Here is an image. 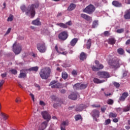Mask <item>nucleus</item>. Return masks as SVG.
I'll use <instances>...</instances> for the list:
<instances>
[{
    "label": "nucleus",
    "mask_w": 130,
    "mask_h": 130,
    "mask_svg": "<svg viewBox=\"0 0 130 130\" xmlns=\"http://www.w3.org/2000/svg\"><path fill=\"white\" fill-rule=\"evenodd\" d=\"M41 114L44 119L47 121H49L51 118V116L47 111L42 112Z\"/></svg>",
    "instance_id": "9b49d317"
},
{
    "label": "nucleus",
    "mask_w": 130,
    "mask_h": 130,
    "mask_svg": "<svg viewBox=\"0 0 130 130\" xmlns=\"http://www.w3.org/2000/svg\"><path fill=\"white\" fill-rule=\"evenodd\" d=\"M84 108H86V106L84 105H81L76 108V111H82Z\"/></svg>",
    "instance_id": "5701e85b"
},
{
    "label": "nucleus",
    "mask_w": 130,
    "mask_h": 130,
    "mask_svg": "<svg viewBox=\"0 0 130 130\" xmlns=\"http://www.w3.org/2000/svg\"><path fill=\"white\" fill-rule=\"evenodd\" d=\"M114 85L116 88H118L119 87V86H120L119 83H118L117 82H114Z\"/></svg>",
    "instance_id": "09e8293b"
},
{
    "label": "nucleus",
    "mask_w": 130,
    "mask_h": 130,
    "mask_svg": "<svg viewBox=\"0 0 130 130\" xmlns=\"http://www.w3.org/2000/svg\"><path fill=\"white\" fill-rule=\"evenodd\" d=\"M13 50L15 54H19L22 50V47L20 44H17V42H15L13 44Z\"/></svg>",
    "instance_id": "20e7f679"
},
{
    "label": "nucleus",
    "mask_w": 130,
    "mask_h": 130,
    "mask_svg": "<svg viewBox=\"0 0 130 130\" xmlns=\"http://www.w3.org/2000/svg\"><path fill=\"white\" fill-rule=\"evenodd\" d=\"M113 122H118V119L114 118L113 119Z\"/></svg>",
    "instance_id": "bf43d9fd"
},
{
    "label": "nucleus",
    "mask_w": 130,
    "mask_h": 130,
    "mask_svg": "<svg viewBox=\"0 0 130 130\" xmlns=\"http://www.w3.org/2000/svg\"><path fill=\"white\" fill-rule=\"evenodd\" d=\"M57 81L55 80H53L51 81L49 84V86H51V88H61V84L60 83H56Z\"/></svg>",
    "instance_id": "4468645a"
},
{
    "label": "nucleus",
    "mask_w": 130,
    "mask_h": 130,
    "mask_svg": "<svg viewBox=\"0 0 130 130\" xmlns=\"http://www.w3.org/2000/svg\"><path fill=\"white\" fill-rule=\"evenodd\" d=\"M39 5L37 4L36 5H32L30 7H28V9L26 10V6L23 5L20 7L21 10L22 12H25L27 16H31V18H34L35 16V8H38Z\"/></svg>",
    "instance_id": "f257e3e1"
},
{
    "label": "nucleus",
    "mask_w": 130,
    "mask_h": 130,
    "mask_svg": "<svg viewBox=\"0 0 130 130\" xmlns=\"http://www.w3.org/2000/svg\"><path fill=\"white\" fill-rule=\"evenodd\" d=\"M108 104L112 105L113 104V100L111 99H109L107 102Z\"/></svg>",
    "instance_id": "a18cd8bd"
},
{
    "label": "nucleus",
    "mask_w": 130,
    "mask_h": 130,
    "mask_svg": "<svg viewBox=\"0 0 130 130\" xmlns=\"http://www.w3.org/2000/svg\"><path fill=\"white\" fill-rule=\"evenodd\" d=\"M109 117H113V118H115L116 117V116H117V114H116V113H110L109 115Z\"/></svg>",
    "instance_id": "72a5a7b5"
},
{
    "label": "nucleus",
    "mask_w": 130,
    "mask_h": 130,
    "mask_svg": "<svg viewBox=\"0 0 130 130\" xmlns=\"http://www.w3.org/2000/svg\"><path fill=\"white\" fill-rule=\"evenodd\" d=\"M110 122H111V120H110V119H107L105 122V124L106 125H107V124H109V123H110Z\"/></svg>",
    "instance_id": "c03bdc74"
},
{
    "label": "nucleus",
    "mask_w": 130,
    "mask_h": 130,
    "mask_svg": "<svg viewBox=\"0 0 130 130\" xmlns=\"http://www.w3.org/2000/svg\"><path fill=\"white\" fill-rule=\"evenodd\" d=\"M128 96V93L127 92L123 93L122 94V96L119 98L120 101H124L126 97H127Z\"/></svg>",
    "instance_id": "f3484780"
},
{
    "label": "nucleus",
    "mask_w": 130,
    "mask_h": 130,
    "mask_svg": "<svg viewBox=\"0 0 130 130\" xmlns=\"http://www.w3.org/2000/svg\"><path fill=\"white\" fill-rule=\"evenodd\" d=\"M124 15V18H125L126 20H128L130 19V10H126L125 11Z\"/></svg>",
    "instance_id": "a211bd4d"
},
{
    "label": "nucleus",
    "mask_w": 130,
    "mask_h": 130,
    "mask_svg": "<svg viewBox=\"0 0 130 130\" xmlns=\"http://www.w3.org/2000/svg\"><path fill=\"white\" fill-rule=\"evenodd\" d=\"M39 68L37 66L35 67H31L28 69L29 71H32V72H38Z\"/></svg>",
    "instance_id": "7c9ffc66"
},
{
    "label": "nucleus",
    "mask_w": 130,
    "mask_h": 130,
    "mask_svg": "<svg viewBox=\"0 0 130 130\" xmlns=\"http://www.w3.org/2000/svg\"><path fill=\"white\" fill-rule=\"evenodd\" d=\"M125 4H127L128 5H130V0H125Z\"/></svg>",
    "instance_id": "e2e57ef3"
},
{
    "label": "nucleus",
    "mask_w": 130,
    "mask_h": 130,
    "mask_svg": "<svg viewBox=\"0 0 130 130\" xmlns=\"http://www.w3.org/2000/svg\"><path fill=\"white\" fill-rule=\"evenodd\" d=\"M49 75H50V69L49 68H44L41 70L40 73L41 78H42V79H44V80L48 79Z\"/></svg>",
    "instance_id": "f03ea898"
},
{
    "label": "nucleus",
    "mask_w": 130,
    "mask_h": 130,
    "mask_svg": "<svg viewBox=\"0 0 130 130\" xmlns=\"http://www.w3.org/2000/svg\"><path fill=\"white\" fill-rule=\"evenodd\" d=\"M92 70L93 71H98V68H96V67H95V66H92Z\"/></svg>",
    "instance_id": "8fccbe9b"
},
{
    "label": "nucleus",
    "mask_w": 130,
    "mask_h": 130,
    "mask_svg": "<svg viewBox=\"0 0 130 130\" xmlns=\"http://www.w3.org/2000/svg\"><path fill=\"white\" fill-rule=\"evenodd\" d=\"M29 96H30V97L31 98V99H32V101L33 102H35V96H34V94H33V93H30L29 94Z\"/></svg>",
    "instance_id": "49530a36"
},
{
    "label": "nucleus",
    "mask_w": 130,
    "mask_h": 130,
    "mask_svg": "<svg viewBox=\"0 0 130 130\" xmlns=\"http://www.w3.org/2000/svg\"><path fill=\"white\" fill-rule=\"evenodd\" d=\"M93 107H100V105H92Z\"/></svg>",
    "instance_id": "338daca9"
},
{
    "label": "nucleus",
    "mask_w": 130,
    "mask_h": 130,
    "mask_svg": "<svg viewBox=\"0 0 130 130\" xmlns=\"http://www.w3.org/2000/svg\"><path fill=\"white\" fill-rule=\"evenodd\" d=\"M104 35H105V36H109V31H105Z\"/></svg>",
    "instance_id": "864d4df0"
},
{
    "label": "nucleus",
    "mask_w": 130,
    "mask_h": 130,
    "mask_svg": "<svg viewBox=\"0 0 130 130\" xmlns=\"http://www.w3.org/2000/svg\"><path fill=\"white\" fill-rule=\"evenodd\" d=\"M14 19V16H13V15H10L8 19H7V21L8 22H12V21H13V20Z\"/></svg>",
    "instance_id": "58836bf2"
},
{
    "label": "nucleus",
    "mask_w": 130,
    "mask_h": 130,
    "mask_svg": "<svg viewBox=\"0 0 130 130\" xmlns=\"http://www.w3.org/2000/svg\"><path fill=\"white\" fill-rule=\"evenodd\" d=\"M81 16L82 17V18H83V19H85L87 21H91V20H92V18L90 17V16L85 14H82L81 15Z\"/></svg>",
    "instance_id": "aec40b11"
},
{
    "label": "nucleus",
    "mask_w": 130,
    "mask_h": 130,
    "mask_svg": "<svg viewBox=\"0 0 130 130\" xmlns=\"http://www.w3.org/2000/svg\"><path fill=\"white\" fill-rule=\"evenodd\" d=\"M116 110H117V112H119L121 111V109L120 108H117Z\"/></svg>",
    "instance_id": "0e129e2a"
},
{
    "label": "nucleus",
    "mask_w": 130,
    "mask_h": 130,
    "mask_svg": "<svg viewBox=\"0 0 130 130\" xmlns=\"http://www.w3.org/2000/svg\"><path fill=\"white\" fill-rule=\"evenodd\" d=\"M126 45H128V44H130V39L128 40L126 43H125Z\"/></svg>",
    "instance_id": "680f3d73"
},
{
    "label": "nucleus",
    "mask_w": 130,
    "mask_h": 130,
    "mask_svg": "<svg viewBox=\"0 0 130 130\" xmlns=\"http://www.w3.org/2000/svg\"><path fill=\"white\" fill-rule=\"evenodd\" d=\"M115 39H114V38H111L109 39V40H108V43H109V44H111L112 45H113V44H115Z\"/></svg>",
    "instance_id": "b1692460"
},
{
    "label": "nucleus",
    "mask_w": 130,
    "mask_h": 130,
    "mask_svg": "<svg viewBox=\"0 0 130 130\" xmlns=\"http://www.w3.org/2000/svg\"><path fill=\"white\" fill-rule=\"evenodd\" d=\"M101 110H102V112H105V110H106V107L105 106V107L102 108Z\"/></svg>",
    "instance_id": "4d7b16f0"
},
{
    "label": "nucleus",
    "mask_w": 130,
    "mask_h": 130,
    "mask_svg": "<svg viewBox=\"0 0 130 130\" xmlns=\"http://www.w3.org/2000/svg\"><path fill=\"white\" fill-rule=\"evenodd\" d=\"M40 105H42V106H44L45 105V103L43 101H40Z\"/></svg>",
    "instance_id": "6e6d98bb"
},
{
    "label": "nucleus",
    "mask_w": 130,
    "mask_h": 130,
    "mask_svg": "<svg viewBox=\"0 0 130 130\" xmlns=\"http://www.w3.org/2000/svg\"><path fill=\"white\" fill-rule=\"evenodd\" d=\"M95 6H94V5H89L85 9L83 10V12L90 15L91 14H93V13L95 12Z\"/></svg>",
    "instance_id": "39448f33"
},
{
    "label": "nucleus",
    "mask_w": 130,
    "mask_h": 130,
    "mask_svg": "<svg viewBox=\"0 0 130 130\" xmlns=\"http://www.w3.org/2000/svg\"><path fill=\"white\" fill-rule=\"evenodd\" d=\"M19 78H26V74L24 73H21L19 76Z\"/></svg>",
    "instance_id": "c9c22d12"
},
{
    "label": "nucleus",
    "mask_w": 130,
    "mask_h": 130,
    "mask_svg": "<svg viewBox=\"0 0 130 130\" xmlns=\"http://www.w3.org/2000/svg\"><path fill=\"white\" fill-rule=\"evenodd\" d=\"M94 83H95V84H101V83H103L104 82H105V80H100L98 78H94L93 79Z\"/></svg>",
    "instance_id": "bb28decb"
},
{
    "label": "nucleus",
    "mask_w": 130,
    "mask_h": 130,
    "mask_svg": "<svg viewBox=\"0 0 130 130\" xmlns=\"http://www.w3.org/2000/svg\"><path fill=\"white\" fill-rule=\"evenodd\" d=\"M98 76H99L100 78H103L104 79H108V78H110V75L107 72H98Z\"/></svg>",
    "instance_id": "0eeeda50"
},
{
    "label": "nucleus",
    "mask_w": 130,
    "mask_h": 130,
    "mask_svg": "<svg viewBox=\"0 0 130 130\" xmlns=\"http://www.w3.org/2000/svg\"><path fill=\"white\" fill-rule=\"evenodd\" d=\"M32 25H35L36 26H39L41 25V22L39 21V19H37L35 20L32 21Z\"/></svg>",
    "instance_id": "4be33fe9"
},
{
    "label": "nucleus",
    "mask_w": 130,
    "mask_h": 130,
    "mask_svg": "<svg viewBox=\"0 0 130 130\" xmlns=\"http://www.w3.org/2000/svg\"><path fill=\"white\" fill-rule=\"evenodd\" d=\"M78 42V39L74 38L70 42V44L71 46H75L76 45V44Z\"/></svg>",
    "instance_id": "cd10ccee"
},
{
    "label": "nucleus",
    "mask_w": 130,
    "mask_h": 130,
    "mask_svg": "<svg viewBox=\"0 0 130 130\" xmlns=\"http://www.w3.org/2000/svg\"><path fill=\"white\" fill-rule=\"evenodd\" d=\"M69 98L70 99H72V100H76L77 98H78V93L73 92L69 96Z\"/></svg>",
    "instance_id": "2eb2a0df"
},
{
    "label": "nucleus",
    "mask_w": 130,
    "mask_h": 130,
    "mask_svg": "<svg viewBox=\"0 0 130 130\" xmlns=\"http://www.w3.org/2000/svg\"><path fill=\"white\" fill-rule=\"evenodd\" d=\"M104 68V66L102 64H99L98 65V68L99 70H102Z\"/></svg>",
    "instance_id": "37998d69"
},
{
    "label": "nucleus",
    "mask_w": 130,
    "mask_h": 130,
    "mask_svg": "<svg viewBox=\"0 0 130 130\" xmlns=\"http://www.w3.org/2000/svg\"><path fill=\"white\" fill-rule=\"evenodd\" d=\"M1 115L3 116L4 120H7V119H8V117H9L8 115H5L3 113H1Z\"/></svg>",
    "instance_id": "4c0bfd02"
},
{
    "label": "nucleus",
    "mask_w": 130,
    "mask_h": 130,
    "mask_svg": "<svg viewBox=\"0 0 130 130\" xmlns=\"http://www.w3.org/2000/svg\"><path fill=\"white\" fill-rule=\"evenodd\" d=\"M47 127V122H43L39 126V130H44Z\"/></svg>",
    "instance_id": "dca6fc26"
},
{
    "label": "nucleus",
    "mask_w": 130,
    "mask_h": 130,
    "mask_svg": "<svg viewBox=\"0 0 130 130\" xmlns=\"http://www.w3.org/2000/svg\"><path fill=\"white\" fill-rule=\"evenodd\" d=\"M55 49L58 53H60L61 54H63V55H67V54H68V52L67 51H64V49H62L60 47L58 48V47H57V45L55 46Z\"/></svg>",
    "instance_id": "ddd939ff"
},
{
    "label": "nucleus",
    "mask_w": 130,
    "mask_h": 130,
    "mask_svg": "<svg viewBox=\"0 0 130 130\" xmlns=\"http://www.w3.org/2000/svg\"><path fill=\"white\" fill-rule=\"evenodd\" d=\"M88 85L86 84H82L80 83H77L75 85H74L73 88L75 90H79L82 89H86Z\"/></svg>",
    "instance_id": "6e6552de"
},
{
    "label": "nucleus",
    "mask_w": 130,
    "mask_h": 130,
    "mask_svg": "<svg viewBox=\"0 0 130 130\" xmlns=\"http://www.w3.org/2000/svg\"><path fill=\"white\" fill-rule=\"evenodd\" d=\"M56 25L57 26H59V27H61V28H64V29H67V28H68V25L63 23H57Z\"/></svg>",
    "instance_id": "c85d7f7f"
},
{
    "label": "nucleus",
    "mask_w": 130,
    "mask_h": 130,
    "mask_svg": "<svg viewBox=\"0 0 130 130\" xmlns=\"http://www.w3.org/2000/svg\"><path fill=\"white\" fill-rule=\"evenodd\" d=\"M98 26V21L96 20L93 22L92 28H96Z\"/></svg>",
    "instance_id": "f704fd0d"
},
{
    "label": "nucleus",
    "mask_w": 130,
    "mask_h": 130,
    "mask_svg": "<svg viewBox=\"0 0 130 130\" xmlns=\"http://www.w3.org/2000/svg\"><path fill=\"white\" fill-rule=\"evenodd\" d=\"M62 78L64 79V80H66V79H68V73H67L66 72H62Z\"/></svg>",
    "instance_id": "473e14b6"
},
{
    "label": "nucleus",
    "mask_w": 130,
    "mask_h": 130,
    "mask_svg": "<svg viewBox=\"0 0 130 130\" xmlns=\"http://www.w3.org/2000/svg\"><path fill=\"white\" fill-rule=\"evenodd\" d=\"M51 99H52V101H55V99H56V97L54 95H52L51 96Z\"/></svg>",
    "instance_id": "5fc2aeb1"
},
{
    "label": "nucleus",
    "mask_w": 130,
    "mask_h": 130,
    "mask_svg": "<svg viewBox=\"0 0 130 130\" xmlns=\"http://www.w3.org/2000/svg\"><path fill=\"white\" fill-rule=\"evenodd\" d=\"M76 8V5L74 4H71L70 6L68 7V11H73Z\"/></svg>",
    "instance_id": "c756f323"
},
{
    "label": "nucleus",
    "mask_w": 130,
    "mask_h": 130,
    "mask_svg": "<svg viewBox=\"0 0 130 130\" xmlns=\"http://www.w3.org/2000/svg\"><path fill=\"white\" fill-rule=\"evenodd\" d=\"M78 73L77 72V71L76 70H74L72 72V75L73 76H77Z\"/></svg>",
    "instance_id": "603ef678"
},
{
    "label": "nucleus",
    "mask_w": 130,
    "mask_h": 130,
    "mask_svg": "<svg viewBox=\"0 0 130 130\" xmlns=\"http://www.w3.org/2000/svg\"><path fill=\"white\" fill-rule=\"evenodd\" d=\"M37 49L41 52V53H43L46 51V46H45V43L43 42H41L38 43L37 45Z\"/></svg>",
    "instance_id": "7ed1b4c3"
},
{
    "label": "nucleus",
    "mask_w": 130,
    "mask_h": 130,
    "mask_svg": "<svg viewBox=\"0 0 130 130\" xmlns=\"http://www.w3.org/2000/svg\"><path fill=\"white\" fill-rule=\"evenodd\" d=\"M124 31V29L123 28H120L116 30L117 33H119V34L123 33V32Z\"/></svg>",
    "instance_id": "ea45409f"
},
{
    "label": "nucleus",
    "mask_w": 130,
    "mask_h": 130,
    "mask_svg": "<svg viewBox=\"0 0 130 130\" xmlns=\"http://www.w3.org/2000/svg\"><path fill=\"white\" fill-rule=\"evenodd\" d=\"M41 114L44 119L47 121H49L51 118V116L47 111L42 112Z\"/></svg>",
    "instance_id": "9d476101"
},
{
    "label": "nucleus",
    "mask_w": 130,
    "mask_h": 130,
    "mask_svg": "<svg viewBox=\"0 0 130 130\" xmlns=\"http://www.w3.org/2000/svg\"><path fill=\"white\" fill-rule=\"evenodd\" d=\"M60 129L61 130H66V127H62V126H60Z\"/></svg>",
    "instance_id": "774afa93"
},
{
    "label": "nucleus",
    "mask_w": 130,
    "mask_h": 130,
    "mask_svg": "<svg viewBox=\"0 0 130 130\" xmlns=\"http://www.w3.org/2000/svg\"><path fill=\"white\" fill-rule=\"evenodd\" d=\"M10 71L13 75H17V74H18V72L15 69H12L10 70Z\"/></svg>",
    "instance_id": "a19ab883"
},
{
    "label": "nucleus",
    "mask_w": 130,
    "mask_h": 130,
    "mask_svg": "<svg viewBox=\"0 0 130 130\" xmlns=\"http://www.w3.org/2000/svg\"><path fill=\"white\" fill-rule=\"evenodd\" d=\"M75 120H79V119H82V116L81 115H77L75 116Z\"/></svg>",
    "instance_id": "e433bc0d"
},
{
    "label": "nucleus",
    "mask_w": 130,
    "mask_h": 130,
    "mask_svg": "<svg viewBox=\"0 0 130 130\" xmlns=\"http://www.w3.org/2000/svg\"><path fill=\"white\" fill-rule=\"evenodd\" d=\"M15 101L16 103H19V102H20V98H18L17 99H16Z\"/></svg>",
    "instance_id": "052dcab7"
},
{
    "label": "nucleus",
    "mask_w": 130,
    "mask_h": 130,
    "mask_svg": "<svg viewBox=\"0 0 130 130\" xmlns=\"http://www.w3.org/2000/svg\"><path fill=\"white\" fill-rule=\"evenodd\" d=\"M70 123L68 120L63 121L60 124V126L62 127H66V126L69 125Z\"/></svg>",
    "instance_id": "393cba45"
},
{
    "label": "nucleus",
    "mask_w": 130,
    "mask_h": 130,
    "mask_svg": "<svg viewBox=\"0 0 130 130\" xmlns=\"http://www.w3.org/2000/svg\"><path fill=\"white\" fill-rule=\"evenodd\" d=\"M112 5H113V6H114V7H117L118 8L122 6V5L121 4V3H120L117 1H113L112 2Z\"/></svg>",
    "instance_id": "412c9836"
},
{
    "label": "nucleus",
    "mask_w": 130,
    "mask_h": 130,
    "mask_svg": "<svg viewBox=\"0 0 130 130\" xmlns=\"http://www.w3.org/2000/svg\"><path fill=\"white\" fill-rule=\"evenodd\" d=\"M87 58V55L85 54V53L82 52L80 54V59L81 60H84V59H86Z\"/></svg>",
    "instance_id": "a878e982"
},
{
    "label": "nucleus",
    "mask_w": 130,
    "mask_h": 130,
    "mask_svg": "<svg viewBox=\"0 0 130 130\" xmlns=\"http://www.w3.org/2000/svg\"><path fill=\"white\" fill-rule=\"evenodd\" d=\"M66 25H67V26H68H68H71V25H72V21H69L66 22Z\"/></svg>",
    "instance_id": "3c124183"
},
{
    "label": "nucleus",
    "mask_w": 130,
    "mask_h": 130,
    "mask_svg": "<svg viewBox=\"0 0 130 130\" xmlns=\"http://www.w3.org/2000/svg\"><path fill=\"white\" fill-rule=\"evenodd\" d=\"M117 52L119 53V54L122 55L124 53V50H123V49L120 48L118 49Z\"/></svg>",
    "instance_id": "2f4dec72"
},
{
    "label": "nucleus",
    "mask_w": 130,
    "mask_h": 130,
    "mask_svg": "<svg viewBox=\"0 0 130 130\" xmlns=\"http://www.w3.org/2000/svg\"><path fill=\"white\" fill-rule=\"evenodd\" d=\"M129 109H130L129 106H127L123 109V111H124L125 112H126L127 111H129Z\"/></svg>",
    "instance_id": "79ce46f5"
},
{
    "label": "nucleus",
    "mask_w": 130,
    "mask_h": 130,
    "mask_svg": "<svg viewBox=\"0 0 130 130\" xmlns=\"http://www.w3.org/2000/svg\"><path fill=\"white\" fill-rule=\"evenodd\" d=\"M60 92H61V93H64V92H66V90H64V89H61V90H60Z\"/></svg>",
    "instance_id": "69168bd1"
},
{
    "label": "nucleus",
    "mask_w": 130,
    "mask_h": 130,
    "mask_svg": "<svg viewBox=\"0 0 130 130\" xmlns=\"http://www.w3.org/2000/svg\"><path fill=\"white\" fill-rule=\"evenodd\" d=\"M69 35H68V32L67 31H62L58 35L59 39L61 40H66L68 37Z\"/></svg>",
    "instance_id": "f8f14e48"
},
{
    "label": "nucleus",
    "mask_w": 130,
    "mask_h": 130,
    "mask_svg": "<svg viewBox=\"0 0 130 130\" xmlns=\"http://www.w3.org/2000/svg\"><path fill=\"white\" fill-rule=\"evenodd\" d=\"M111 60L109 61V64L111 68L112 69H118L119 68V59H117L116 61H115L114 62H111Z\"/></svg>",
    "instance_id": "423d86ee"
},
{
    "label": "nucleus",
    "mask_w": 130,
    "mask_h": 130,
    "mask_svg": "<svg viewBox=\"0 0 130 130\" xmlns=\"http://www.w3.org/2000/svg\"><path fill=\"white\" fill-rule=\"evenodd\" d=\"M91 114L94 120L97 121V119L98 118V117H99V116L100 115V113L99 112V111L97 110H94L92 111Z\"/></svg>",
    "instance_id": "1a4fd4ad"
},
{
    "label": "nucleus",
    "mask_w": 130,
    "mask_h": 130,
    "mask_svg": "<svg viewBox=\"0 0 130 130\" xmlns=\"http://www.w3.org/2000/svg\"><path fill=\"white\" fill-rule=\"evenodd\" d=\"M7 75H8L7 74V73H5L2 74V78H6L7 77Z\"/></svg>",
    "instance_id": "13d9d810"
},
{
    "label": "nucleus",
    "mask_w": 130,
    "mask_h": 130,
    "mask_svg": "<svg viewBox=\"0 0 130 130\" xmlns=\"http://www.w3.org/2000/svg\"><path fill=\"white\" fill-rule=\"evenodd\" d=\"M91 44H92V40H91V39H89V40H88L86 45H84V46H86L87 49H90Z\"/></svg>",
    "instance_id": "6ab92c4d"
},
{
    "label": "nucleus",
    "mask_w": 130,
    "mask_h": 130,
    "mask_svg": "<svg viewBox=\"0 0 130 130\" xmlns=\"http://www.w3.org/2000/svg\"><path fill=\"white\" fill-rule=\"evenodd\" d=\"M11 30H12V28H11V27L9 28L5 34V36L10 34V33H11Z\"/></svg>",
    "instance_id": "de8ad7c7"
}]
</instances>
